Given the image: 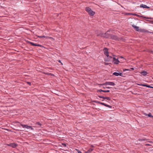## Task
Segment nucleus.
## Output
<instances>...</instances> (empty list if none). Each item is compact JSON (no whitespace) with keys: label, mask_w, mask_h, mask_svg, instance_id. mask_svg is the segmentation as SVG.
Masks as SVG:
<instances>
[{"label":"nucleus","mask_w":153,"mask_h":153,"mask_svg":"<svg viewBox=\"0 0 153 153\" xmlns=\"http://www.w3.org/2000/svg\"><path fill=\"white\" fill-rule=\"evenodd\" d=\"M150 88H153V87L151 86V87H149Z\"/></svg>","instance_id":"e433bc0d"},{"label":"nucleus","mask_w":153,"mask_h":153,"mask_svg":"<svg viewBox=\"0 0 153 153\" xmlns=\"http://www.w3.org/2000/svg\"><path fill=\"white\" fill-rule=\"evenodd\" d=\"M111 38L114 39V40H117L118 39V38L117 36L111 35Z\"/></svg>","instance_id":"1a4fd4ad"},{"label":"nucleus","mask_w":153,"mask_h":153,"mask_svg":"<svg viewBox=\"0 0 153 153\" xmlns=\"http://www.w3.org/2000/svg\"><path fill=\"white\" fill-rule=\"evenodd\" d=\"M113 74L116 76H118L119 75L120 76H122L123 74L121 73H117L115 72Z\"/></svg>","instance_id":"6e6552de"},{"label":"nucleus","mask_w":153,"mask_h":153,"mask_svg":"<svg viewBox=\"0 0 153 153\" xmlns=\"http://www.w3.org/2000/svg\"><path fill=\"white\" fill-rule=\"evenodd\" d=\"M61 64L62 65H63L62 63L61 62Z\"/></svg>","instance_id":"4c0bfd02"},{"label":"nucleus","mask_w":153,"mask_h":153,"mask_svg":"<svg viewBox=\"0 0 153 153\" xmlns=\"http://www.w3.org/2000/svg\"><path fill=\"white\" fill-rule=\"evenodd\" d=\"M141 74L142 75L145 76L147 74V72L146 71H143L140 72Z\"/></svg>","instance_id":"ddd939ff"},{"label":"nucleus","mask_w":153,"mask_h":153,"mask_svg":"<svg viewBox=\"0 0 153 153\" xmlns=\"http://www.w3.org/2000/svg\"><path fill=\"white\" fill-rule=\"evenodd\" d=\"M21 126L24 128H25L27 129L30 128L31 130H33V128L31 126H28L27 125L21 124Z\"/></svg>","instance_id":"39448f33"},{"label":"nucleus","mask_w":153,"mask_h":153,"mask_svg":"<svg viewBox=\"0 0 153 153\" xmlns=\"http://www.w3.org/2000/svg\"><path fill=\"white\" fill-rule=\"evenodd\" d=\"M27 83L29 84L30 85H31V82H27Z\"/></svg>","instance_id":"bb28decb"},{"label":"nucleus","mask_w":153,"mask_h":153,"mask_svg":"<svg viewBox=\"0 0 153 153\" xmlns=\"http://www.w3.org/2000/svg\"><path fill=\"white\" fill-rule=\"evenodd\" d=\"M139 140L140 141H142L144 140H145L144 139H140Z\"/></svg>","instance_id":"4be33fe9"},{"label":"nucleus","mask_w":153,"mask_h":153,"mask_svg":"<svg viewBox=\"0 0 153 153\" xmlns=\"http://www.w3.org/2000/svg\"><path fill=\"white\" fill-rule=\"evenodd\" d=\"M106 88H110V87H106Z\"/></svg>","instance_id":"2f4dec72"},{"label":"nucleus","mask_w":153,"mask_h":153,"mask_svg":"<svg viewBox=\"0 0 153 153\" xmlns=\"http://www.w3.org/2000/svg\"><path fill=\"white\" fill-rule=\"evenodd\" d=\"M120 58H123V57H122V56H120Z\"/></svg>","instance_id":"c9c22d12"},{"label":"nucleus","mask_w":153,"mask_h":153,"mask_svg":"<svg viewBox=\"0 0 153 153\" xmlns=\"http://www.w3.org/2000/svg\"><path fill=\"white\" fill-rule=\"evenodd\" d=\"M101 104L102 105H103L105 106V104L104 103H101Z\"/></svg>","instance_id":"b1692460"},{"label":"nucleus","mask_w":153,"mask_h":153,"mask_svg":"<svg viewBox=\"0 0 153 153\" xmlns=\"http://www.w3.org/2000/svg\"><path fill=\"white\" fill-rule=\"evenodd\" d=\"M150 52H151V53H153V51H150Z\"/></svg>","instance_id":"473e14b6"},{"label":"nucleus","mask_w":153,"mask_h":153,"mask_svg":"<svg viewBox=\"0 0 153 153\" xmlns=\"http://www.w3.org/2000/svg\"><path fill=\"white\" fill-rule=\"evenodd\" d=\"M132 26L133 27H134V28L136 30H137V31H139V27H138L137 26L134 25H132Z\"/></svg>","instance_id":"f8f14e48"},{"label":"nucleus","mask_w":153,"mask_h":153,"mask_svg":"<svg viewBox=\"0 0 153 153\" xmlns=\"http://www.w3.org/2000/svg\"><path fill=\"white\" fill-rule=\"evenodd\" d=\"M131 69L132 70H134V68H131Z\"/></svg>","instance_id":"c756f323"},{"label":"nucleus","mask_w":153,"mask_h":153,"mask_svg":"<svg viewBox=\"0 0 153 153\" xmlns=\"http://www.w3.org/2000/svg\"><path fill=\"white\" fill-rule=\"evenodd\" d=\"M146 145H149V144H146Z\"/></svg>","instance_id":"ea45409f"},{"label":"nucleus","mask_w":153,"mask_h":153,"mask_svg":"<svg viewBox=\"0 0 153 153\" xmlns=\"http://www.w3.org/2000/svg\"><path fill=\"white\" fill-rule=\"evenodd\" d=\"M62 144V145L64 146H66V144L65 143H63Z\"/></svg>","instance_id":"a878e982"},{"label":"nucleus","mask_w":153,"mask_h":153,"mask_svg":"<svg viewBox=\"0 0 153 153\" xmlns=\"http://www.w3.org/2000/svg\"><path fill=\"white\" fill-rule=\"evenodd\" d=\"M112 59V61L114 64H118L120 62V61L118 60L117 59H116L114 57L112 58H109V59L105 60V61H109Z\"/></svg>","instance_id":"f03ea898"},{"label":"nucleus","mask_w":153,"mask_h":153,"mask_svg":"<svg viewBox=\"0 0 153 153\" xmlns=\"http://www.w3.org/2000/svg\"><path fill=\"white\" fill-rule=\"evenodd\" d=\"M45 74H47V75H51V76H53L54 75L53 74H51V73H46Z\"/></svg>","instance_id":"6ab92c4d"},{"label":"nucleus","mask_w":153,"mask_h":153,"mask_svg":"<svg viewBox=\"0 0 153 153\" xmlns=\"http://www.w3.org/2000/svg\"><path fill=\"white\" fill-rule=\"evenodd\" d=\"M102 85H110L112 86H114L115 84L114 83L112 82H106L105 83H104L102 84Z\"/></svg>","instance_id":"20e7f679"},{"label":"nucleus","mask_w":153,"mask_h":153,"mask_svg":"<svg viewBox=\"0 0 153 153\" xmlns=\"http://www.w3.org/2000/svg\"><path fill=\"white\" fill-rule=\"evenodd\" d=\"M125 70H129L128 69H125Z\"/></svg>","instance_id":"f704fd0d"},{"label":"nucleus","mask_w":153,"mask_h":153,"mask_svg":"<svg viewBox=\"0 0 153 153\" xmlns=\"http://www.w3.org/2000/svg\"><path fill=\"white\" fill-rule=\"evenodd\" d=\"M77 152L78 153H82L79 150H77Z\"/></svg>","instance_id":"393cba45"},{"label":"nucleus","mask_w":153,"mask_h":153,"mask_svg":"<svg viewBox=\"0 0 153 153\" xmlns=\"http://www.w3.org/2000/svg\"><path fill=\"white\" fill-rule=\"evenodd\" d=\"M98 102V103H99V102Z\"/></svg>","instance_id":"79ce46f5"},{"label":"nucleus","mask_w":153,"mask_h":153,"mask_svg":"<svg viewBox=\"0 0 153 153\" xmlns=\"http://www.w3.org/2000/svg\"><path fill=\"white\" fill-rule=\"evenodd\" d=\"M97 92H110V90H103L101 89L99 90H97Z\"/></svg>","instance_id":"9d476101"},{"label":"nucleus","mask_w":153,"mask_h":153,"mask_svg":"<svg viewBox=\"0 0 153 153\" xmlns=\"http://www.w3.org/2000/svg\"><path fill=\"white\" fill-rule=\"evenodd\" d=\"M144 114L146 116H148L149 117H151L152 118H153V116H152L151 115V113H149L148 114Z\"/></svg>","instance_id":"4468645a"},{"label":"nucleus","mask_w":153,"mask_h":153,"mask_svg":"<svg viewBox=\"0 0 153 153\" xmlns=\"http://www.w3.org/2000/svg\"><path fill=\"white\" fill-rule=\"evenodd\" d=\"M143 86L147 87L148 88L151 87V86L147 85H143Z\"/></svg>","instance_id":"a211bd4d"},{"label":"nucleus","mask_w":153,"mask_h":153,"mask_svg":"<svg viewBox=\"0 0 153 153\" xmlns=\"http://www.w3.org/2000/svg\"><path fill=\"white\" fill-rule=\"evenodd\" d=\"M138 85H139L143 86V84H138Z\"/></svg>","instance_id":"c85d7f7f"},{"label":"nucleus","mask_w":153,"mask_h":153,"mask_svg":"<svg viewBox=\"0 0 153 153\" xmlns=\"http://www.w3.org/2000/svg\"><path fill=\"white\" fill-rule=\"evenodd\" d=\"M28 43L30 44H31V45L33 46H36V44H35L33 42H28Z\"/></svg>","instance_id":"2eb2a0df"},{"label":"nucleus","mask_w":153,"mask_h":153,"mask_svg":"<svg viewBox=\"0 0 153 153\" xmlns=\"http://www.w3.org/2000/svg\"><path fill=\"white\" fill-rule=\"evenodd\" d=\"M106 37H109L108 36H106Z\"/></svg>","instance_id":"a19ab883"},{"label":"nucleus","mask_w":153,"mask_h":153,"mask_svg":"<svg viewBox=\"0 0 153 153\" xmlns=\"http://www.w3.org/2000/svg\"><path fill=\"white\" fill-rule=\"evenodd\" d=\"M105 65H108V64L106 63H105Z\"/></svg>","instance_id":"72a5a7b5"},{"label":"nucleus","mask_w":153,"mask_h":153,"mask_svg":"<svg viewBox=\"0 0 153 153\" xmlns=\"http://www.w3.org/2000/svg\"><path fill=\"white\" fill-rule=\"evenodd\" d=\"M36 46H40V47H42V46L41 45L39 44H36Z\"/></svg>","instance_id":"412c9836"},{"label":"nucleus","mask_w":153,"mask_h":153,"mask_svg":"<svg viewBox=\"0 0 153 153\" xmlns=\"http://www.w3.org/2000/svg\"><path fill=\"white\" fill-rule=\"evenodd\" d=\"M103 88H106V87H103Z\"/></svg>","instance_id":"58836bf2"},{"label":"nucleus","mask_w":153,"mask_h":153,"mask_svg":"<svg viewBox=\"0 0 153 153\" xmlns=\"http://www.w3.org/2000/svg\"><path fill=\"white\" fill-rule=\"evenodd\" d=\"M7 145L11 146L13 148H15L17 146V144L14 143H11L9 144H7Z\"/></svg>","instance_id":"423d86ee"},{"label":"nucleus","mask_w":153,"mask_h":153,"mask_svg":"<svg viewBox=\"0 0 153 153\" xmlns=\"http://www.w3.org/2000/svg\"><path fill=\"white\" fill-rule=\"evenodd\" d=\"M105 106L107 107H109V108H111V106H110V105H107V104H105Z\"/></svg>","instance_id":"aec40b11"},{"label":"nucleus","mask_w":153,"mask_h":153,"mask_svg":"<svg viewBox=\"0 0 153 153\" xmlns=\"http://www.w3.org/2000/svg\"><path fill=\"white\" fill-rule=\"evenodd\" d=\"M58 62H60V63H61V61H60V60H59L58 61Z\"/></svg>","instance_id":"7c9ffc66"},{"label":"nucleus","mask_w":153,"mask_h":153,"mask_svg":"<svg viewBox=\"0 0 153 153\" xmlns=\"http://www.w3.org/2000/svg\"><path fill=\"white\" fill-rule=\"evenodd\" d=\"M140 7H142L143 8H149V7L147 6L146 5H145V4H141L140 6Z\"/></svg>","instance_id":"9b49d317"},{"label":"nucleus","mask_w":153,"mask_h":153,"mask_svg":"<svg viewBox=\"0 0 153 153\" xmlns=\"http://www.w3.org/2000/svg\"><path fill=\"white\" fill-rule=\"evenodd\" d=\"M49 38V39H53V38L52 37H48V38Z\"/></svg>","instance_id":"cd10ccee"},{"label":"nucleus","mask_w":153,"mask_h":153,"mask_svg":"<svg viewBox=\"0 0 153 153\" xmlns=\"http://www.w3.org/2000/svg\"><path fill=\"white\" fill-rule=\"evenodd\" d=\"M42 124L39 122H37L35 124V126L34 127L39 128L41 127Z\"/></svg>","instance_id":"0eeeda50"},{"label":"nucleus","mask_w":153,"mask_h":153,"mask_svg":"<svg viewBox=\"0 0 153 153\" xmlns=\"http://www.w3.org/2000/svg\"><path fill=\"white\" fill-rule=\"evenodd\" d=\"M103 51L104 54L108 57L107 59H109V58H112V57L109 56L108 55V49L107 48H104L103 49Z\"/></svg>","instance_id":"7ed1b4c3"},{"label":"nucleus","mask_w":153,"mask_h":153,"mask_svg":"<svg viewBox=\"0 0 153 153\" xmlns=\"http://www.w3.org/2000/svg\"><path fill=\"white\" fill-rule=\"evenodd\" d=\"M104 99H106L108 100H110L111 99L108 97H104Z\"/></svg>","instance_id":"dca6fc26"},{"label":"nucleus","mask_w":153,"mask_h":153,"mask_svg":"<svg viewBox=\"0 0 153 153\" xmlns=\"http://www.w3.org/2000/svg\"><path fill=\"white\" fill-rule=\"evenodd\" d=\"M85 10L88 13V14L91 16H93L95 13V12L92 10L91 9L88 7L85 8Z\"/></svg>","instance_id":"f257e3e1"},{"label":"nucleus","mask_w":153,"mask_h":153,"mask_svg":"<svg viewBox=\"0 0 153 153\" xmlns=\"http://www.w3.org/2000/svg\"><path fill=\"white\" fill-rule=\"evenodd\" d=\"M99 97L100 98H102L103 99L104 98V96H99Z\"/></svg>","instance_id":"5701e85b"},{"label":"nucleus","mask_w":153,"mask_h":153,"mask_svg":"<svg viewBox=\"0 0 153 153\" xmlns=\"http://www.w3.org/2000/svg\"><path fill=\"white\" fill-rule=\"evenodd\" d=\"M38 37H39V38H43V37L46 38H48V36H38Z\"/></svg>","instance_id":"f3484780"}]
</instances>
